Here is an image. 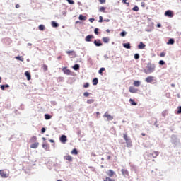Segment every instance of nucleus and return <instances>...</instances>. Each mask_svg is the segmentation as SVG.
<instances>
[{"instance_id": "nucleus-47", "label": "nucleus", "mask_w": 181, "mask_h": 181, "mask_svg": "<svg viewBox=\"0 0 181 181\" xmlns=\"http://www.w3.org/2000/svg\"><path fill=\"white\" fill-rule=\"evenodd\" d=\"M83 95H84V97H88V95H90V93H88V92H85V93H83Z\"/></svg>"}, {"instance_id": "nucleus-7", "label": "nucleus", "mask_w": 181, "mask_h": 181, "mask_svg": "<svg viewBox=\"0 0 181 181\" xmlns=\"http://www.w3.org/2000/svg\"><path fill=\"white\" fill-rule=\"evenodd\" d=\"M59 141L62 144H66V142H67V136L62 135L61 138H59Z\"/></svg>"}, {"instance_id": "nucleus-27", "label": "nucleus", "mask_w": 181, "mask_h": 181, "mask_svg": "<svg viewBox=\"0 0 181 181\" xmlns=\"http://www.w3.org/2000/svg\"><path fill=\"white\" fill-rule=\"evenodd\" d=\"M103 42H104V43H108V42H110V38H108V37H105L103 38Z\"/></svg>"}, {"instance_id": "nucleus-13", "label": "nucleus", "mask_w": 181, "mask_h": 181, "mask_svg": "<svg viewBox=\"0 0 181 181\" xmlns=\"http://www.w3.org/2000/svg\"><path fill=\"white\" fill-rule=\"evenodd\" d=\"M62 71H64V74H67L68 76H69V74H71V71H70V69H68L67 67L63 68Z\"/></svg>"}, {"instance_id": "nucleus-41", "label": "nucleus", "mask_w": 181, "mask_h": 181, "mask_svg": "<svg viewBox=\"0 0 181 181\" xmlns=\"http://www.w3.org/2000/svg\"><path fill=\"white\" fill-rule=\"evenodd\" d=\"M127 35V33H125V31H123L120 33V36H122V37H125V35Z\"/></svg>"}, {"instance_id": "nucleus-54", "label": "nucleus", "mask_w": 181, "mask_h": 181, "mask_svg": "<svg viewBox=\"0 0 181 181\" xmlns=\"http://www.w3.org/2000/svg\"><path fill=\"white\" fill-rule=\"evenodd\" d=\"M1 90H5V85H1Z\"/></svg>"}, {"instance_id": "nucleus-16", "label": "nucleus", "mask_w": 181, "mask_h": 181, "mask_svg": "<svg viewBox=\"0 0 181 181\" xmlns=\"http://www.w3.org/2000/svg\"><path fill=\"white\" fill-rule=\"evenodd\" d=\"M39 146V143L35 142L33 144H31L30 148H32L33 149H37V148Z\"/></svg>"}, {"instance_id": "nucleus-40", "label": "nucleus", "mask_w": 181, "mask_h": 181, "mask_svg": "<svg viewBox=\"0 0 181 181\" xmlns=\"http://www.w3.org/2000/svg\"><path fill=\"white\" fill-rule=\"evenodd\" d=\"M99 11L100 12H105V7H100Z\"/></svg>"}, {"instance_id": "nucleus-23", "label": "nucleus", "mask_w": 181, "mask_h": 181, "mask_svg": "<svg viewBox=\"0 0 181 181\" xmlns=\"http://www.w3.org/2000/svg\"><path fill=\"white\" fill-rule=\"evenodd\" d=\"M93 86H97V84H98V78H93Z\"/></svg>"}, {"instance_id": "nucleus-46", "label": "nucleus", "mask_w": 181, "mask_h": 181, "mask_svg": "<svg viewBox=\"0 0 181 181\" xmlns=\"http://www.w3.org/2000/svg\"><path fill=\"white\" fill-rule=\"evenodd\" d=\"M159 64H160V66H163V64H165V61L163 60L159 61Z\"/></svg>"}, {"instance_id": "nucleus-25", "label": "nucleus", "mask_w": 181, "mask_h": 181, "mask_svg": "<svg viewBox=\"0 0 181 181\" xmlns=\"http://www.w3.org/2000/svg\"><path fill=\"white\" fill-rule=\"evenodd\" d=\"M78 19H79V21H86V19H87V17L83 16V15L81 14V15H79Z\"/></svg>"}, {"instance_id": "nucleus-48", "label": "nucleus", "mask_w": 181, "mask_h": 181, "mask_svg": "<svg viewBox=\"0 0 181 181\" xmlns=\"http://www.w3.org/2000/svg\"><path fill=\"white\" fill-rule=\"evenodd\" d=\"M41 132H42V134H45V132H46V128L42 127L41 129Z\"/></svg>"}, {"instance_id": "nucleus-21", "label": "nucleus", "mask_w": 181, "mask_h": 181, "mask_svg": "<svg viewBox=\"0 0 181 181\" xmlns=\"http://www.w3.org/2000/svg\"><path fill=\"white\" fill-rule=\"evenodd\" d=\"M51 24L52 28H59V24L55 21H52Z\"/></svg>"}, {"instance_id": "nucleus-50", "label": "nucleus", "mask_w": 181, "mask_h": 181, "mask_svg": "<svg viewBox=\"0 0 181 181\" xmlns=\"http://www.w3.org/2000/svg\"><path fill=\"white\" fill-rule=\"evenodd\" d=\"M98 30H99L98 28H95V29L94 30V32H95V35H98Z\"/></svg>"}, {"instance_id": "nucleus-43", "label": "nucleus", "mask_w": 181, "mask_h": 181, "mask_svg": "<svg viewBox=\"0 0 181 181\" xmlns=\"http://www.w3.org/2000/svg\"><path fill=\"white\" fill-rule=\"evenodd\" d=\"M134 59H135V60H138V59H139V54H134Z\"/></svg>"}, {"instance_id": "nucleus-5", "label": "nucleus", "mask_w": 181, "mask_h": 181, "mask_svg": "<svg viewBox=\"0 0 181 181\" xmlns=\"http://www.w3.org/2000/svg\"><path fill=\"white\" fill-rule=\"evenodd\" d=\"M66 53L71 57V59H74L76 57V52L74 51H66Z\"/></svg>"}, {"instance_id": "nucleus-33", "label": "nucleus", "mask_w": 181, "mask_h": 181, "mask_svg": "<svg viewBox=\"0 0 181 181\" xmlns=\"http://www.w3.org/2000/svg\"><path fill=\"white\" fill-rule=\"evenodd\" d=\"M42 148L44 149H49V144H42Z\"/></svg>"}, {"instance_id": "nucleus-18", "label": "nucleus", "mask_w": 181, "mask_h": 181, "mask_svg": "<svg viewBox=\"0 0 181 181\" xmlns=\"http://www.w3.org/2000/svg\"><path fill=\"white\" fill-rule=\"evenodd\" d=\"M145 44H144V42H141L139 43V45H138V49H145Z\"/></svg>"}, {"instance_id": "nucleus-58", "label": "nucleus", "mask_w": 181, "mask_h": 181, "mask_svg": "<svg viewBox=\"0 0 181 181\" xmlns=\"http://www.w3.org/2000/svg\"><path fill=\"white\" fill-rule=\"evenodd\" d=\"M161 27H162V25H160V24L157 25V28H161Z\"/></svg>"}, {"instance_id": "nucleus-6", "label": "nucleus", "mask_w": 181, "mask_h": 181, "mask_svg": "<svg viewBox=\"0 0 181 181\" xmlns=\"http://www.w3.org/2000/svg\"><path fill=\"white\" fill-rule=\"evenodd\" d=\"M105 118H107V121H112L114 119V117H112L111 115L108 114V112H105L103 115Z\"/></svg>"}, {"instance_id": "nucleus-45", "label": "nucleus", "mask_w": 181, "mask_h": 181, "mask_svg": "<svg viewBox=\"0 0 181 181\" xmlns=\"http://www.w3.org/2000/svg\"><path fill=\"white\" fill-rule=\"evenodd\" d=\"M177 110V114H181V106H179Z\"/></svg>"}, {"instance_id": "nucleus-32", "label": "nucleus", "mask_w": 181, "mask_h": 181, "mask_svg": "<svg viewBox=\"0 0 181 181\" xmlns=\"http://www.w3.org/2000/svg\"><path fill=\"white\" fill-rule=\"evenodd\" d=\"M38 29H39V30H45V25H40L39 26H38Z\"/></svg>"}, {"instance_id": "nucleus-56", "label": "nucleus", "mask_w": 181, "mask_h": 181, "mask_svg": "<svg viewBox=\"0 0 181 181\" xmlns=\"http://www.w3.org/2000/svg\"><path fill=\"white\" fill-rule=\"evenodd\" d=\"M16 8L17 9H18V8H21V6H20L19 4H16Z\"/></svg>"}, {"instance_id": "nucleus-31", "label": "nucleus", "mask_w": 181, "mask_h": 181, "mask_svg": "<svg viewBox=\"0 0 181 181\" xmlns=\"http://www.w3.org/2000/svg\"><path fill=\"white\" fill-rule=\"evenodd\" d=\"M72 155H78V152L77 151V149L74 148L71 151Z\"/></svg>"}, {"instance_id": "nucleus-60", "label": "nucleus", "mask_w": 181, "mask_h": 181, "mask_svg": "<svg viewBox=\"0 0 181 181\" xmlns=\"http://www.w3.org/2000/svg\"><path fill=\"white\" fill-rule=\"evenodd\" d=\"M104 22H110V19L104 20Z\"/></svg>"}, {"instance_id": "nucleus-12", "label": "nucleus", "mask_w": 181, "mask_h": 181, "mask_svg": "<svg viewBox=\"0 0 181 181\" xmlns=\"http://www.w3.org/2000/svg\"><path fill=\"white\" fill-rule=\"evenodd\" d=\"M91 39H94V36L93 35H89L85 37L86 42H91Z\"/></svg>"}, {"instance_id": "nucleus-57", "label": "nucleus", "mask_w": 181, "mask_h": 181, "mask_svg": "<svg viewBox=\"0 0 181 181\" xmlns=\"http://www.w3.org/2000/svg\"><path fill=\"white\" fill-rule=\"evenodd\" d=\"M89 21H90V22L93 23V22H94V18H90Z\"/></svg>"}, {"instance_id": "nucleus-52", "label": "nucleus", "mask_w": 181, "mask_h": 181, "mask_svg": "<svg viewBox=\"0 0 181 181\" xmlns=\"http://www.w3.org/2000/svg\"><path fill=\"white\" fill-rule=\"evenodd\" d=\"M122 4H127V5H129V3H127V0H122Z\"/></svg>"}, {"instance_id": "nucleus-64", "label": "nucleus", "mask_w": 181, "mask_h": 181, "mask_svg": "<svg viewBox=\"0 0 181 181\" xmlns=\"http://www.w3.org/2000/svg\"><path fill=\"white\" fill-rule=\"evenodd\" d=\"M4 86H5V87H6V88L9 87V85H4Z\"/></svg>"}, {"instance_id": "nucleus-14", "label": "nucleus", "mask_w": 181, "mask_h": 181, "mask_svg": "<svg viewBox=\"0 0 181 181\" xmlns=\"http://www.w3.org/2000/svg\"><path fill=\"white\" fill-rule=\"evenodd\" d=\"M148 155H149V156H152V158H156L157 156H158L159 152L154 151V152H153V153H150Z\"/></svg>"}, {"instance_id": "nucleus-42", "label": "nucleus", "mask_w": 181, "mask_h": 181, "mask_svg": "<svg viewBox=\"0 0 181 181\" xmlns=\"http://www.w3.org/2000/svg\"><path fill=\"white\" fill-rule=\"evenodd\" d=\"M160 57H165L166 56V52H163L160 54Z\"/></svg>"}, {"instance_id": "nucleus-36", "label": "nucleus", "mask_w": 181, "mask_h": 181, "mask_svg": "<svg viewBox=\"0 0 181 181\" xmlns=\"http://www.w3.org/2000/svg\"><path fill=\"white\" fill-rule=\"evenodd\" d=\"M132 10L134 11V12H138V11H139V7H138V6H135Z\"/></svg>"}, {"instance_id": "nucleus-17", "label": "nucleus", "mask_w": 181, "mask_h": 181, "mask_svg": "<svg viewBox=\"0 0 181 181\" xmlns=\"http://www.w3.org/2000/svg\"><path fill=\"white\" fill-rule=\"evenodd\" d=\"M0 176L1 177H8V175L4 172V170H0Z\"/></svg>"}, {"instance_id": "nucleus-22", "label": "nucleus", "mask_w": 181, "mask_h": 181, "mask_svg": "<svg viewBox=\"0 0 181 181\" xmlns=\"http://www.w3.org/2000/svg\"><path fill=\"white\" fill-rule=\"evenodd\" d=\"M123 46L125 49H131V44L129 43H124L123 44Z\"/></svg>"}, {"instance_id": "nucleus-9", "label": "nucleus", "mask_w": 181, "mask_h": 181, "mask_svg": "<svg viewBox=\"0 0 181 181\" xmlns=\"http://www.w3.org/2000/svg\"><path fill=\"white\" fill-rule=\"evenodd\" d=\"M106 175H107V176L110 177H112V176L115 175V173L112 170H109L106 172Z\"/></svg>"}, {"instance_id": "nucleus-62", "label": "nucleus", "mask_w": 181, "mask_h": 181, "mask_svg": "<svg viewBox=\"0 0 181 181\" xmlns=\"http://www.w3.org/2000/svg\"><path fill=\"white\" fill-rule=\"evenodd\" d=\"M96 115L98 117V115H100V112H96Z\"/></svg>"}, {"instance_id": "nucleus-29", "label": "nucleus", "mask_w": 181, "mask_h": 181, "mask_svg": "<svg viewBox=\"0 0 181 181\" xmlns=\"http://www.w3.org/2000/svg\"><path fill=\"white\" fill-rule=\"evenodd\" d=\"M15 59H16V60H19L20 62H23V57H15Z\"/></svg>"}, {"instance_id": "nucleus-20", "label": "nucleus", "mask_w": 181, "mask_h": 181, "mask_svg": "<svg viewBox=\"0 0 181 181\" xmlns=\"http://www.w3.org/2000/svg\"><path fill=\"white\" fill-rule=\"evenodd\" d=\"M133 84H134V87H139V86H141V81H134Z\"/></svg>"}, {"instance_id": "nucleus-38", "label": "nucleus", "mask_w": 181, "mask_h": 181, "mask_svg": "<svg viewBox=\"0 0 181 181\" xmlns=\"http://www.w3.org/2000/svg\"><path fill=\"white\" fill-rule=\"evenodd\" d=\"M37 139V137H36V136H34L30 139V141L31 142H35Z\"/></svg>"}, {"instance_id": "nucleus-28", "label": "nucleus", "mask_w": 181, "mask_h": 181, "mask_svg": "<svg viewBox=\"0 0 181 181\" xmlns=\"http://www.w3.org/2000/svg\"><path fill=\"white\" fill-rule=\"evenodd\" d=\"M129 103H131L132 105H137L138 104L135 101H134V99H129Z\"/></svg>"}, {"instance_id": "nucleus-61", "label": "nucleus", "mask_w": 181, "mask_h": 181, "mask_svg": "<svg viewBox=\"0 0 181 181\" xmlns=\"http://www.w3.org/2000/svg\"><path fill=\"white\" fill-rule=\"evenodd\" d=\"M109 181H115V180H114V179H109Z\"/></svg>"}, {"instance_id": "nucleus-11", "label": "nucleus", "mask_w": 181, "mask_h": 181, "mask_svg": "<svg viewBox=\"0 0 181 181\" xmlns=\"http://www.w3.org/2000/svg\"><path fill=\"white\" fill-rule=\"evenodd\" d=\"M64 159H65V160H68V162H73V157L70 155L65 156Z\"/></svg>"}, {"instance_id": "nucleus-44", "label": "nucleus", "mask_w": 181, "mask_h": 181, "mask_svg": "<svg viewBox=\"0 0 181 181\" xmlns=\"http://www.w3.org/2000/svg\"><path fill=\"white\" fill-rule=\"evenodd\" d=\"M67 2H69L71 5H74V1L73 0H67Z\"/></svg>"}, {"instance_id": "nucleus-30", "label": "nucleus", "mask_w": 181, "mask_h": 181, "mask_svg": "<svg viewBox=\"0 0 181 181\" xmlns=\"http://www.w3.org/2000/svg\"><path fill=\"white\" fill-rule=\"evenodd\" d=\"M74 70H80V65L75 64L73 67Z\"/></svg>"}, {"instance_id": "nucleus-15", "label": "nucleus", "mask_w": 181, "mask_h": 181, "mask_svg": "<svg viewBox=\"0 0 181 181\" xmlns=\"http://www.w3.org/2000/svg\"><path fill=\"white\" fill-rule=\"evenodd\" d=\"M122 173L123 176H128L129 173H128V170L122 169Z\"/></svg>"}, {"instance_id": "nucleus-10", "label": "nucleus", "mask_w": 181, "mask_h": 181, "mask_svg": "<svg viewBox=\"0 0 181 181\" xmlns=\"http://www.w3.org/2000/svg\"><path fill=\"white\" fill-rule=\"evenodd\" d=\"M94 45H96L98 47L100 46H103V42H101V40H95L93 42Z\"/></svg>"}, {"instance_id": "nucleus-51", "label": "nucleus", "mask_w": 181, "mask_h": 181, "mask_svg": "<svg viewBox=\"0 0 181 181\" xmlns=\"http://www.w3.org/2000/svg\"><path fill=\"white\" fill-rule=\"evenodd\" d=\"M100 4H105V0H98Z\"/></svg>"}, {"instance_id": "nucleus-2", "label": "nucleus", "mask_w": 181, "mask_h": 181, "mask_svg": "<svg viewBox=\"0 0 181 181\" xmlns=\"http://www.w3.org/2000/svg\"><path fill=\"white\" fill-rule=\"evenodd\" d=\"M123 138L126 142L127 148H131V146H132V141H131V138L128 136L127 133L123 134Z\"/></svg>"}, {"instance_id": "nucleus-49", "label": "nucleus", "mask_w": 181, "mask_h": 181, "mask_svg": "<svg viewBox=\"0 0 181 181\" xmlns=\"http://www.w3.org/2000/svg\"><path fill=\"white\" fill-rule=\"evenodd\" d=\"M99 22L101 23V22H104V20H103V16H99Z\"/></svg>"}, {"instance_id": "nucleus-8", "label": "nucleus", "mask_w": 181, "mask_h": 181, "mask_svg": "<svg viewBox=\"0 0 181 181\" xmlns=\"http://www.w3.org/2000/svg\"><path fill=\"white\" fill-rule=\"evenodd\" d=\"M129 93H132V94H135L136 93H138V89L134 88V86H130L129 88Z\"/></svg>"}, {"instance_id": "nucleus-59", "label": "nucleus", "mask_w": 181, "mask_h": 181, "mask_svg": "<svg viewBox=\"0 0 181 181\" xmlns=\"http://www.w3.org/2000/svg\"><path fill=\"white\" fill-rule=\"evenodd\" d=\"M142 136H146V134L145 133H141Z\"/></svg>"}, {"instance_id": "nucleus-3", "label": "nucleus", "mask_w": 181, "mask_h": 181, "mask_svg": "<svg viewBox=\"0 0 181 181\" xmlns=\"http://www.w3.org/2000/svg\"><path fill=\"white\" fill-rule=\"evenodd\" d=\"M146 83H156V79L153 76H148L145 79Z\"/></svg>"}, {"instance_id": "nucleus-37", "label": "nucleus", "mask_w": 181, "mask_h": 181, "mask_svg": "<svg viewBox=\"0 0 181 181\" xmlns=\"http://www.w3.org/2000/svg\"><path fill=\"white\" fill-rule=\"evenodd\" d=\"M42 69H43L44 71H47V70H48L47 65L43 64Z\"/></svg>"}, {"instance_id": "nucleus-53", "label": "nucleus", "mask_w": 181, "mask_h": 181, "mask_svg": "<svg viewBox=\"0 0 181 181\" xmlns=\"http://www.w3.org/2000/svg\"><path fill=\"white\" fill-rule=\"evenodd\" d=\"M109 179H110V177H105V180H103V181H110V180Z\"/></svg>"}, {"instance_id": "nucleus-4", "label": "nucleus", "mask_w": 181, "mask_h": 181, "mask_svg": "<svg viewBox=\"0 0 181 181\" xmlns=\"http://www.w3.org/2000/svg\"><path fill=\"white\" fill-rule=\"evenodd\" d=\"M174 15L173 11L171 10L165 11V16H168V18H173Z\"/></svg>"}, {"instance_id": "nucleus-24", "label": "nucleus", "mask_w": 181, "mask_h": 181, "mask_svg": "<svg viewBox=\"0 0 181 181\" xmlns=\"http://www.w3.org/2000/svg\"><path fill=\"white\" fill-rule=\"evenodd\" d=\"M175 44V40L170 38L168 42H167V45H174Z\"/></svg>"}, {"instance_id": "nucleus-26", "label": "nucleus", "mask_w": 181, "mask_h": 181, "mask_svg": "<svg viewBox=\"0 0 181 181\" xmlns=\"http://www.w3.org/2000/svg\"><path fill=\"white\" fill-rule=\"evenodd\" d=\"M52 119V116L49 114H45V119L49 120Z\"/></svg>"}, {"instance_id": "nucleus-34", "label": "nucleus", "mask_w": 181, "mask_h": 181, "mask_svg": "<svg viewBox=\"0 0 181 181\" xmlns=\"http://www.w3.org/2000/svg\"><path fill=\"white\" fill-rule=\"evenodd\" d=\"M94 99H88L87 100V104H93V103H94Z\"/></svg>"}, {"instance_id": "nucleus-39", "label": "nucleus", "mask_w": 181, "mask_h": 181, "mask_svg": "<svg viewBox=\"0 0 181 181\" xmlns=\"http://www.w3.org/2000/svg\"><path fill=\"white\" fill-rule=\"evenodd\" d=\"M83 87H84V88H88V87H90V83H86L83 85Z\"/></svg>"}, {"instance_id": "nucleus-63", "label": "nucleus", "mask_w": 181, "mask_h": 181, "mask_svg": "<svg viewBox=\"0 0 181 181\" xmlns=\"http://www.w3.org/2000/svg\"><path fill=\"white\" fill-rule=\"evenodd\" d=\"M49 142H54V140H49Z\"/></svg>"}, {"instance_id": "nucleus-35", "label": "nucleus", "mask_w": 181, "mask_h": 181, "mask_svg": "<svg viewBox=\"0 0 181 181\" xmlns=\"http://www.w3.org/2000/svg\"><path fill=\"white\" fill-rule=\"evenodd\" d=\"M103 71H105V68H100L98 71L99 74H103Z\"/></svg>"}, {"instance_id": "nucleus-19", "label": "nucleus", "mask_w": 181, "mask_h": 181, "mask_svg": "<svg viewBox=\"0 0 181 181\" xmlns=\"http://www.w3.org/2000/svg\"><path fill=\"white\" fill-rule=\"evenodd\" d=\"M25 76H26L27 77V80L29 81V80H30L31 78V76H30V73H29V71H25Z\"/></svg>"}, {"instance_id": "nucleus-55", "label": "nucleus", "mask_w": 181, "mask_h": 181, "mask_svg": "<svg viewBox=\"0 0 181 181\" xmlns=\"http://www.w3.org/2000/svg\"><path fill=\"white\" fill-rule=\"evenodd\" d=\"M145 5H146V4H145L144 2H142V3H141V6H142V8H145Z\"/></svg>"}, {"instance_id": "nucleus-1", "label": "nucleus", "mask_w": 181, "mask_h": 181, "mask_svg": "<svg viewBox=\"0 0 181 181\" xmlns=\"http://www.w3.org/2000/svg\"><path fill=\"white\" fill-rule=\"evenodd\" d=\"M155 64L148 63L146 66V69L144 70V73L146 74H151V73H153L155 71Z\"/></svg>"}]
</instances>
